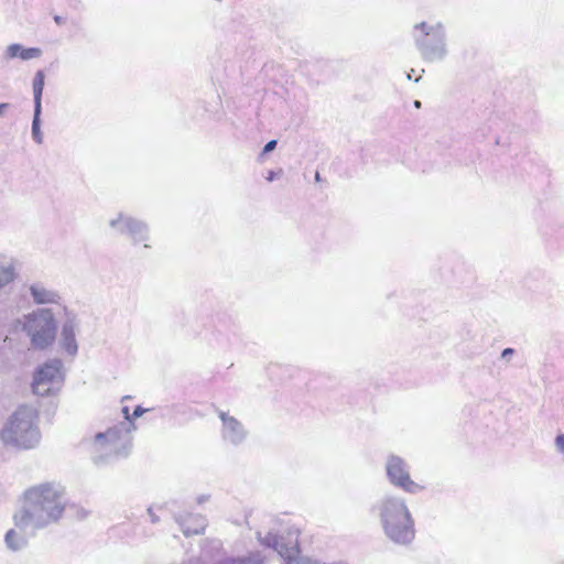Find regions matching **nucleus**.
Listing matches in <instances>:
<instances>
[{
  "instance_id": "nucleus-1",
  "label": "nucleus",
  "mask_w": 564,
  "mask_h": 564,
  "mask_svg": "<svg viewBox=\"0 0 564 564\" xmlns=\"http://www.w3.org/2000/svg\"><path fill=\"white\" fill-rule=\"evenodd\" d=\"M65 507L61 488L52 484L33 486L24 492V508L14 517L15 524L25 527L33 523L35 528H42L59 520Z\"/></svg>"
},
{
  "instance_id": "nucleus-2",
  "label": "nucleus",
  "mask_w": 564,
  "mask_h": 564,
  "mask_svg": "<svg viewBox=\"0 0 564 564\" xmlns=\"http://www.w3.org/2000/svg\"><path fill=\"white\" fill-rule=\"evenodd\" d=\"M0 438L4 446L26 451L39 445L41 433L32 414L17 412L2 429Z\"/></svg>"
},
{
  "instance_id": "nucleus-3",
  "label": "nucleus",
  "mask_w": 564,
  "mask_h": 564,
  "mask_svg": "<svg viewBox=\"0 0 564 564\" xmlns=\"http://www.w3.org/2000/svg\"><path fill=\"white\" fill-rule=\"evenodd\" d=\"M381 519L384 532L395 543L406 544L414 539L413 520L403 501L387 499L381 507Z\"/></svg>"
},
{
  "instance_id": "nucleus-4",
  "label": "nucleus",
  "mask_w": 564,
  "mask_h": 564,
  "mask_svg": "<svg viewBox=\"0 0 564 564\" xmlns=\"http://www.w3.org/2000/svg\"><path fill=\"white\" fill-rule=\"evenodd\" d=\"M63 381L62 362L59 360H52L43 364L34 372L32 391L41 397L51 395L61 389Z\"/></svg>"
},
{
  "instance_id": "nucleus-5",
  "label": "nucleus",
  "mask_w": 564,
  "mask_h": 564,
  "mask_svg": "<svg viewBox=\"0 0 564 564\" xmlns=\"http://www.w3.org/2000/svg\"><path fill=\"white\" fill-rule=\"evenodd\" d=\"M56 325L51 315H34L29 324L32 345L37 349L48 347L55 339Z\"/></svg>"
},
{
  "instance_id": "nucleus-6",
  "label": "nucleus",
  "mask_w": 564,
  "mask_h": 564,
  "mask_svg": "<svg viewBox=\"0 0 564 564\" xmlns=\"http://www.w3.org/2000/svg\"><path fill=\"white\" fill-rule=\"evenodd\" d=\"M387 474L394 486L400 487L410 494H415L425 488L424 485L416 482L411 478L405 462L398 456L389 457L387 463Z\"/></svg>"
},
{
  "instance_id": "nucleus-7",
  "label": "nucleus",
  "mask_w": 564,
  "mask_h": 564,
  "mask_svg": "<svg viewBox=\"0 0 564 564\" xmlns=\"http://www.w3.org/2000/svg\"><path fill=\"white\" fill-rule=\"evenodd\" d=\"M42 54V51L37 47L24 48L20 44H11L7 48V56L9 58L19 57L23 61L37 58Z\"/></svg>"
},
{
  "instance_id": "nucleus-8",
  "label": "nucleus",
  "mask_w": 564,
  "mask_h": 564,
  "mask_svg": "<svg viewBox=\"0 0 564 564\" xmlns=\"http://www.w3.org/2000/svg\"><path fill=\"white\" fill-rule=\"evenodd\" d=\"M44 73L42 70L36 72L33 79L34 108H36V112H41V98L44 89Z\"/></svg>"
},
{
  "instance_id": "nucleus-9",
  "label": "nucleus",
  "mask_w": 564,
  "mask_h": 564,
  "mask_svg": "<svg viewBox=\"0 0 564 564\" xmlns=\"http://www.w3.org/2000/svg\"><path fill=\"white\" fill-rule=\"evenodd\" d=\"M14 279V268L11 263L0 261V288Z\"/></svg>"
},
{
  "instance_id": "nucleus-10",
  "label": "nucleus",
  "mask_w": 564,
  "mask_h": 564,
  "mask_svg": "<svg viewBox=\"0 0 564 564\" xmlns=\"http://www.w3.org/2000/svg\"><path fill=\"white\" fill-rule=\"evenodd\" d=\"M120 438H121V432L116 427L109 429L105 433H99L96 435L97 442L105 440L106 442H108L112 445L117 444L120 441Z\"/></svg>"
},
{
  "instance_id": "nucleus-11",
  "label": "nucleus",
  "mask_w": 564,
  "mask_h": 564,
  "mask_svg": "<svg viewBox=\"0 0 564 564\" xmlns=\"http://www.w3.org/2000/svg\"><path fill=\"white\" fill-rule=\"evenodd\" d=\"M6 542L8 546L14 551L19 550L23 544L22 538L14 530H10L7 532Z\"/></svg>"
},
{
  "instance_id": "nucleus-12",
  "label": "nucleus",
  "mask_w": 564,
  "mask_h": 564,
  "mask_svg": "<svg viewBox=\"0 0 564 564\" xmlns=\"http://www.w3.org/2000/svg\"><path fill=\"white\" fill-rule=\"evenodd\" d=\"M40 113L41 112H36V108H34V118H33V122H32V134H33L34 140L37 143L42 142V133L40 131Z\"/></svg>"
},
{
  "instance_id": "nucleus-13",
  "label": "nucleus",
  "mask_w": 564,
  "mask_h": 564,
  "mask_svg": "<svg viewBox=\"0 0 564 564\" xmlns=\"http://www.w3.org/2000/svg\"><path fill=\"white\" fill-rule=\"evenodd\" d=\"M32 294L34 296V300L37 302V303H48V302H53V294L42 290H36V289H32Z\"/></svg>"
},
{
  "instance_id": "nucleus-14",
  "label": "nucleus",
  "mask_w": 564,
  "mask_h": 564,
  "mask_svg": "<svg viewBox=\"0 0 564 564\" xmlns=\"http://www.w3.org/2000/svg\"><path fill=\"white\" fill-rule=\"evenodd\" d=\"M220 417H221L225 426L231 431H236L240 425L239 422L235 417L227 416L224 413L220 415Z\"/></svg>"
},
{
  "instance_id": "nucleus-15",
  "label": "nucleus",
  "mask_w": 564,
  "mask_h": 564,
  "mask_svg": "<svg viewBox=\"0 0 564 564\" xmlns=\"http://www.w3.org/2000/svg\"><path fill=\"white\" fill-rule=\"evenodd\" d=\"M556 446L560 451L564 452V434L557 435L555 440Z\"/></svg>"
},
{
  "instance_id": "nucleus-16",
  "label": "nucleus",
  "mask_w": 564,
  "mask_h": 564,
  "mask_svg": "<svg viewBox=\"0 0 564 564\" xmlns=\"http://www.w3.org/2000/svg\"><path fill=\"white\" fill-rule=\"evenodd\" d=\"M276 145V141L275 140H271L269 141L265 145H264V149H263V152L267 153V152H270L272 151Z\"/></svg>"
},
{
  "instance_id": "nucleus-17",
  "label": "nucleus",
  "mask_w": 564,
  "mask_h": 564,
  "mask_svg": "<svg viewBox=\"0 0 564 564\" xmlns=\"http://www.w3.org/2000/svg\"><path fill=\"white\" fill-rule=\"evenodd\" d=\"M144 409H142L141 406H135V409L133 410V413H132V417L133 420L141 416L143 413H144Z\"/></svg>"
},
{
  "instance_id": "nucleus-18",
  "label": "nucleus",
  "mask_w": 564,
  "mask_h": 564,
  "mask_svg": "<svg viewBox=\"0 0 564 564\" xmlns=\"http://www.w3.org/2000/svg\"><path fill=\"white\" fill-rule=\"evenodd\" d=\"M122 413H123L126 420H128L130 422L133 420L132 414H130V410L128 406L122 408Z\"/></svg>"
},
{
  "instance_id": "nucleus-19",
  "label": "nucleus",
  "mask_w": 564,
  "mask_h": 564,
  "mask_svg": "<svg viewBox=\"0 0 564 564\" xmlns=\"http://www.w3.org/2000/svg\"><path fill=\"white\" fill-rule=\"evenodd\" d=\"M8 107H9L8 104H0V116H2L4 113V111L7 110Z\"/></svg>"
},
{
  "instance_id": "nucleus-20",
  "label": "nucleus",
  "mask_w": 564,
  "mask_h": 564,
  "mask_svg": "<svg viewBox=\"0 0 564 564\" xmlns=\"http://www.w3.org/2000/svg\"><path fill=\"white\" fill-rule=\"evenodd\" d=\"M513 350L511 348H506L503 351H502V357H507V356H510L512 355Z\"/></svg>"
},
{
  "instance_id": "nucleus-21",
  "label": "nucleus",
  "mask_w": 564,
  "mask_h": 564,
  "mask_svg": "<svg viewBox=\"0 0 564 564\" xmlns=\"http://www.w3.org/2000/svg\"><path fill=\"white\" fill-rule=\"evenodd\" d=\"M274 178V172H269V175L267 177L268 181H272Z\"/></svg>"
},
{
  "instance_id": "nucleus-22",
  "label": "nucleus",
  "mask_w": 564,
  "mask_h": 564,
  "mask_svg": "<svg viewBox=\"0 0 564 564\" xmlns=\"http://www.w3.org/2000/svg\"><path fill=\"white\" fill-rule=\"evenodd\" d=\"M54 20H55V22H56L57 24H61V23H62V21H63V19H62L61 17H58V15L54 17Z\"/></svg>"
},
{
  "instance_id": "nucleus-23",
  "label": "nucleus",
  "mask_w": 564,
  "mask_h": 564,
  "mask_svg": "<svg viewBox=\"0 0 564 564\" xmlns=\"http://www.w3.org/2000/svg\"><path fill=\"white\" fill-rule=\"evenodd\" d=\"M417 28H420L422 31H425L426 24L425 23H421L420 25H417Z\"/></svg>"
},
{
  "instance_id": "nucleus-24",
  "label": "nucleus",
  "mask_w": 564,
  "mask_h": 564,
  "mask_svg": "<svg viewBox=\"0 0 564 564\" xmlns=\"http://www.w3.org/2000/svg\"><path fill=\"white\" fill-rule=\"evenodd\" d=\"M414 106H415L416 108H420V107H421V102H420L419 100H416V101L414 102Z\"/></svg>"
},
{
  "instance_id": "nucleus-25",
  "label": "nucleus",
  "mask_w": 564,
  "mask_h": 564,
  "mask_svg": "<svg viewBox=\"0 0 564 564\" xmlns=\"http://www.w3.org/2000/svg\"><path fill=\"white\" fill-rule=\"evenodd\" d=\"M315 178H316V181H319V173L318 172L315 174Z\"/></svg>"
}]
</instances>
